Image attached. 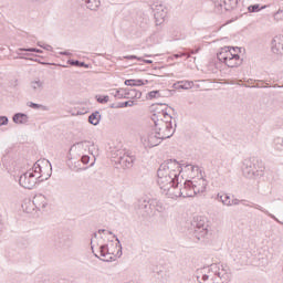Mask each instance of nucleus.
Returning a JSON list of instances; mask_svg holds the SVG:
<instances>
[{"mask_svg": "<svg viewBox=\"0 0 283 283\" xmlns=\"http://www.w3.org/2000/svg\"><path fill=\"white\" fill-rule=\"evenodd\" d=\"M182 167H185V169H190L191 171H195L196 169H198V166H193L191 164H180L176 159H168L164 161L158 169L160 171L168 174V176H172L174 178H177L178 180H180V174H182Z\"/></svg>", "mask_w": 283, "mask_h": 283, "instance_id": "1", "label": "nucleus"}, {"mask_svg": "<svg viewBox=\"0 0 283 283\" xmlns=\"http://www.w3.org/2000/svg\"><path fill=\"white\" fill-rule=\"evenodd\" d=\"M242 172L245 178H261L264 174V166L262 161L258 160L255 157L244 159Z\"/></svg>", "mask_w": 283, "mask_h": 283, "instance_id": "2", "label": "nucleus"}, {"mask_svg": "<svg viewBox=\"0 0 283 283\" xmlns=\"http://www.w3.org/2000/svg\"><path fill=\"white\" fill-rule=\"evenodd\" d=\"M157 184L159 186V189L166 191V195L171 196V193H174L171 189H177L178 186L180 185V181L176 177H172L171 175H168L164 170L158 169Z\"/></svg>", "mask_w": 283, "mask_h": 283, "instance_id": "3", "label": "nucleus"}, {"mask_svg": "<svg viewBox=\"0 0 283 283\" xmlns=\"http://www.w3.org/2000/svg\"><path fill=\"white\" fill-rule=\"evenodd\" d=\"M191 227L193 229L192 238L196 242H201L209 235V223L207 222V217L198 216L191 221Z\"/></svg>", "mask_w": 283, "mask_h": 283, "instance_id": "4", "label": "nucleus"}, {"mask_svg": "<svg viewBox=\"0 0 283 283\" xmlns=\"http://www.w3.org/2000/svg\"><path fill=\"white\" fill-rule=\"evenodd\" d=\"M153 123H155V133L161 140H167L176 134V119L174 118V124H165L163 119H158V116H151Z\"/></svg>", "mask_w": 283, "mask_h": 283, "instance_id": "5", "label": "nucleus"}, {"mask_svg": "<svg viewBox=\"0 0 283 283\" xmlns=\"http://www.w3.org/2000/svg\"><path fill=\"white\" fill-rule=\"evenodd\" d=\"M36 182H39V179L32 170H28L19 178V185L20 187H23V189H34V187H36Z\"/></svg>", "mask_w": 283, "mask_h": 283, "instance_id": "6", "label": "nucleus"}, {"mask_svg": "<svg viewBox=\"0 0 283 283\" xmlns=\"http://www.w3.org/2000/svg\"><path fill=\"white\" fill-rule=\"evenodd\" d=\"M214 283H230L231 282V269L229 266H218L213 270Z\"/></svg>", "mask_w": 283, "mask_h": 283, "instance_id": "7", "label": "nucleus"}, {"mask_svg": "<svg viewBox=\"0 0 283 283\" xmlns=\"http://www.w3.org/2000/svg\"><path fill=\"white\" fill-rule=\"evenodd\" d=\"M217 12H222V8L227 12L238 8V0H211Z\"/></svg>", "mask_w": 283, "mask_h": 283, "instance_id": "8", "label": "nucleus"}, {"mask_svg": "<svg viewBox=\"0 0 283 283\" xmlns=\"http://www.w3.org/2000/svg\"><path fill=\"white\" fill-rule=\"evenodd\" d=\"M56 249H70L72 247V235L67 233H60L55 240Z\"/></svg>", "mask_w": 283, "mask_h": 283, "instance_id": "9", "label": "nucleus"}, {"mask_svg": "<svg viewBox=\"0 0 283 283\" xmlns=\"http://www.w3.org/2000/svg\"><path fill=\"white\" fill-rule=\"evenodd\" d=\"M155 112L151 116H157L158 120H163L165 125H174V117L167 112V107L156 108Z\"/></svg>", "mask_w": 283, "mask_h": 283, "instance_id": "10", "label": "nucleus"}, {"mask_svg": "<svg viewBox=\"0 0 283 283\" xmlns=\"http://www.w3.org/2000/svg\"><path fill=\"white\" fill-rule=\"evenodd\" d=\"M216 269H218L217 264L210 265V268H203L202 269V275H201V281L202 283H216L214 280V272Z\"/></svg>", "mask_w": 283, "mask_h": 283, "instance_id": "11", "label": "nucleus"}, {"mask_svg": "<svg viewBox=\"0 0 283 283\" xmlns=\"http://www.w3.org/2000/svg\"><path fill=\"white\" fill-rule=\"evenodd\" d=\"M32 205L35 207L38 211H43L45 207H48V198L43 195L39 193L33 197Z\"/></svg>", "mask_w": 283, "mask_h": 283, "instance_id": "12", "label": "nucleus"}, {"mask_svg": "<svg viewBox=\"0 0 283 283\" xmlns=\"http://www.w3.org/2000/svg\"><path fill=\"white\" fill-rule=\"evenodd\" d=\"M193 185V181L191 180H186L184 182V187L172 191L171 196H175V198H187V193L189 191V187Z\"/></svg>", "mask_w": 283, "mask_h": 283, "instance_id": "13", "label": "nucleus"}, {"mask_svg": "<svg viewBox=\"0 0 283 283\" xmlns=\"http://www.w3.org/2000/svg\"><path fill=\"white\" fill-rule=\"evenodd\" d=\"M90 147H94V143L90 142V140H82V142H77L75 143L73 146H71V150L72 149H78V151H87L88 154H92V148Z\"/></svg>", "mask_w": 283, "mask_h": 283, "instance_id": "14", "label": "nucleus"}, {"mask_svg": "<svg viewBox=\"0 0 283 283\" xmlns=\"http://www.w3.org/2000/svg\"><path fill=\"white\" fill-rule=\"evenodd\" d=\"M271 50L273 54H283V38L275 36L271 42Z\"/></svg>", "mask_w": 283, "mask_h": 283, "instance_id": "15", "label": "nucleus"}, {"mask_svg": "<svg viewBox=\"0 0 283 283\" xmlns=\"http://www.w3.org/2000/svg\"><path fill=\"white\" fill-rule=\"evenodd\" d=\"M242 63H243V60L240 57V54L231 53V55L228 57V61L226 62V65L228 67H240Z\"/></svg>", "mask_w": 283, "mask_h": 283, "instance_id": "16", "label": "nucleus"}, {"mask_svg": "<svg viewBox=\"0 0 283 283\" xmlns=\"http://www.w3.org/2000/svg\"><path fill=\"white\" fill-rule=\"evenodd\" d=\"M134 160L135 158L128 155L119 156L117 158V163L118 165H120V167H123V169H129L130 167H133Z\"/></svg>", "mask_w": 283, "mask_h": 283, "instance_id": "17", "label": "nucleus"}, {"mask_svg": "<svg viewBox=\"0 0 283 283\" xmlns=\"http://www.w3.org/2000/svg\"><path fill=\"white\" fill-rule=\"evenodd\" d=\"M192 187L196 193H205L207 191V180L199 178L197 181H192Z\"/></svg>", "mask_w": 283, "mask_h": 283, "instance_id": "18", "label": "nucleus"}, {"mask_svg": "<svg viewBox=\"0 0 283 283\" xmlns=\"http://www.w3.org/2000/svg\"><path fill=\"white\" fill-rule=\"evenodd\" d=\"M139 209H142V211L145 212V216H151V213H154V201H147L144 200L140 205H139Z\"/></svg>", "mask_w": 283, "mask_h": 283, "instance_id": "19", "label": "nucleus"}, {"mask_svg": "<svg viewBox=\"0 0 283 283\" xmlns=\"http://www.w3.org/2000/svg\"><path fill=\"white\" fill-rule=\"evenodd\" d=\"M232 52L229 49V46H226L223 49H221V52H219L217 54V59L218 61H220L221 63H224V65L227 64V61H229V57L231 56Z\"/></svg>", "mask_w": 283, "mask_h": 283, "instance_id": "20", "label": "nucleus"}, {"mask_svg": "<svg viewBox=\"0 0 283 283\" xmlns=\"http://www.w3.org/2000/svg\"><path fill=\"white\" fill-rule=\"evenodd\" d=\"M29 116L28 114L24 113H15L12 117L13 123H15V125H25V123H28L29 120Z\"/></svg>", "mask_w": 283, "mask_h": 283, "instance_id": "21", "label": "nucleus"}, {"mask_svg": "<svg viewBox=\"0 0 283 283\" xmlns=\"http://www.w3.org/2000/svg\"><path fill=\"white\" fill-rule=\"evenodd\" d=\"M99 255L101 258H104L102 259L103 262H112V256H109V247L107 244H103L99 247Z\"/></svg>", "mask_w": 283, "mask_h": 283, "instance_id": "22", "label": "nucleus"}, {"mask_svg": "<svg viewBox=\"0 0 283 283\" xmlns=\"http://www.w3.org/2000/svg\"><path fill=\"white\" fill-rule=\"evenodd\" d=\"M46 164L49 166H46L48 172H45V170L42 169V172H40V176H38V182H43V180H48L51 178L52 176V164H50V161L48 160Z\"/></svg>", "mask_w": 283, "mask_h": 283, "instance_id": "23", "label": "nucleus"}, {"mask_svg": "<svg viewBox=\"0 0 283 283\" xmlns=\"http://www.w3.org/2000/svg\"><path fill=\"white\" fill-rule=\"evenodd\" d=\"M163 138H160L158 136V134L155 133H151L148 135V146L149 147H158V145H160V143H163Z\"/></svg>", "mask_w": 283, "mask_h": 283, "instance_id": "24", "label": "nucleus"}, {"mask_svg": "<svg viewBox=\"0 0 283 283\" xmlns=\"http://www.w3.org/2000/svg\"><path fill=\"white\" fill-rule=\"evenodd\" d=\"M125 95H126V98H142L143 96V93L138 90H135V88H125Z\"/></svg>", "mask_w": 283, "mask_h": 283, "instance_id": "25", "label": "nucleus"}, {"mask_svg": "<svg viewBox=\"0 0 283 283\" xmlns=\"http://www.w3.org/2000/svg\"><path fill=\"white\" fill-rule=\"evenodd\" d=\"M88 123L94 126L98 125V123H101V112L98 111L93 112L88 116Z\"/></svg>", "mask_w": 283, "mask_h": 283, "instance_id": "26", "label": "nucleus"}, {"mask_svg": "<svg viewBox=\"0 0 283 283\" xmlns=\"http://www.w3.org/2000/svg\"><path fill=\"white\" fill-rule=\"evenodd\" d=\"M88 10H98L101 0H82Z\"/></svg>", "mask_w": 283, "mask_h": 283, "instance_id": "27", "label": "nucleus"}, {"mask_svg": "<svg viewBox=\"0 0 283 283\" xmlns=\"http://www.w3.org/2000/svg\"><path fill=\"white\" fill-rule=\"evenodd\" d=\"M124 85H127L129 87H140L145 85V82H143V80H126L124 82Z\"/></svg>", "mask_w": 283, "mask_h": 283, "instance_id": "28", "label": "nucleus"}, {"mask_svg": "<svg viewBox=\"0 0 283 283\" xmlns=\"http://www.w3.org/2000/svg\"><path fill=\"white\" fill-rule=\"evenodd\" d=\"M253 207H254V209H258L259 211H262V213H265V216H269V218H271L272 220H275V222H280V220L274 214L269 212V210L263 209L262 206L254 205Z\"/></svg>", "mask_w": 283, "mask_h": 283, "instance_id": "29", "label": "nucleus"}, {"mask_svg": "<svg viewBox=\"0 0 283 283\" xmlns=\"http://www.w3.org/2000/svg\"><path fill=\"white\" fill-rule=\"evenodd\" d=\"M218 200L226 205V207H231V197L229 195H218Z\"/></svg>", "mask_w": 283, "mask_h": 283, "instance_id": "30", "label": "nucleus"}, {"mask_svg": "<svg viewBox=\"0 0 283 283\" xmlns=\"http://www.w3.org/2000/svg\"><path fill=\"white\" fill-rule=\"evenodd\" d=\"M124 59H126L127 61H134V60L143 61L147 65H151V63H154V61H151V60H144L143 57H138L136 55H126V56H124Z\"/></svg>", "mask_w": 283, "mask_h": 283, "instance_id": "31", "label": "nucleus"}, {"mask_svg": "<svg viewBox=\"0 0 283 283\" xmlns=\"http://www.w3.org/2000/svg\"><path fill=\"white\" fill-rule=\"evenodd\" d=\"M67 64L73 65L75 67H90V64H86L85 62H81L78 60H69Z\"/></svg>", "mask_w": 283, "mask_h": 283, "instance_id": "32", "label": "nucleus"}, {"mask_svg": "<svg viewBox=\"0 0 283 283\" xmlns=\"http://www.w3.org/2000/svg\"><path fill=\"white\" fill-rule=\"evenodd\" d=\"M21 52H35L36 54H43V51L36 48H20L17 51V54H22Z\"/></svg>", "mask_w": 283, "mask_h": 283, "instance_id": "33", "label": "nucleus"}, {"mask_svg": "<svg viewBox=\"0 0 283 283\" xmlns=\"http://www.w3.org/2000/svg\"><path fill=\"white\" fill-rule=\"evenodd\" d=\"M28 107H31V109H43V112H48V106L34 103V102H28Z\"/></svg>", "mask_w": 283, "mask_h": 283, "instance_id": "34", "label": "nucleus"}, {"mask_svg": "<svg viewBox=\"0 0 283 283\" xmlns=\"http://www.w3.org/2000/svg\"><path fill=\"white\" fill-rule=\"evenodd\" d=\"M274 148L277 149V151H283V138L282 137L274 138Z\"/></svg>", "mask_w": 283, "mask_h": 283, "instance_id": "35", "label": "nucleus"}, {"mask_svg": "<svg viewBox=\"0 0 283 283\" xmlns=\"http://www.w3.org/2000/svg\"><path fill=\"white\" fill-rule=\"evenodd\" d=\"M191 87H193V82L186 81L181 82V84L177 86V90H191Z\"/></svg>", "mask_w": 283, "mask_h": 283, "instance_id": "36", "label": "nucleus"}, {"mask_svg": "<svg viewBox=\"0 0 283 283\" xmlns=\"http://www.w3.org/2000/svg\"><path fill=\"white\" fill-rule=\"evenodd\" d=\"M31 87L34 92L38 90H43V82L41 80L31 82Z\"/></svg>", "mask_w": 283, "mask_h": 283, "instance_id": "37", "label": "nucleus"}, {"mask_svg": "<svg viewBox=\"0 0 283 283\" xmlns=\"http://www.w3.org/2000/svg\"><path fill=\"white\" fill-rule=\"evenodd\" d=\"M112 95L115 98H126L127 96L125 95V88H118L116 90L114 93H112Z\"/></svg>", "mask_w": 283, "mask_h": 283, "instance_id": "38", "label": "nucleus"}, {"mask_svg": "<svg viewBox=\"0 0 283 283\" xmlns=\"http://www.w3.org/2000/svg\"><path fill=\"white\" fill-rule=\"evenodd\" d=\"M134 105H136V103L132 99L126 101V102H120L117 104V107L123 108V107H134Z\"/></svg>", "mask_w": 283, "mask_h": 283, "instance_id": "39", "label": "nucleus"}, {"mask_svg": "<svg viewBox=\"0 0 283 283\" xmlns=\"http://www.w3.org/2000/svg\"><path fill=\"white\" fill-rule=\"evenodd\" d=\"M32 171H33L34 175L35 174H43V167H41V164H39V161H36L33 165Z\"/></svg>", "mask_w": 283, "mask_h": 283, "instance_id": "40", "label": "nucleus"}, {"mask_svg": "<svg viewBox=\"0 0 283 283\" xmlns=\"http://www.w3.org/2000/svg\"><path fill=\"white\" fill-rule=\"evenodd\" d=\"M96 101H97V103H99L101 105H105V103H109V96H108V95L96 96Z\"/></svg>", "mask_w": 283, "mask_h": 283, "instance_id": "41", "label": "nucleus"}, {"mask_svg": "<svg viewBox=\"0 0 283 283\" xmlns=\"http://www.w3.org/2000/svg\"><path fill=\"white\" fill-rule=\"evenodd\" d=\"M193 196H198V192H196V189L193 188V185H190L188 188V192L186 195V198H193Z\"/></svg>", "mask_w": 283, "mask_h": 283, "instance_id": "42", "label": "nucleus"}, {"mask_svg": "<svg viewBox=\"0 0 283 283\" xmlns=\"http://www.w3.org/2000/svg\"><path fill=\"white\" fill-rule=\"evenodd\" d=\"M275 21H283V9H279L277 12L274 13Z\"/></svg>", "mask_w": 283, "mask_h": 283, "instance_id": "43", "label": "nucleus"}, {"mask_svg": "<svg viewBox=\"0 0 283 283\" xmlns=\"http://www.w3.org/2000/svg\"><path fill=\"white\" fill-rule=\"evenodd\" d=\"M156 94H158V96H163V92H160V91H151V92L148 93V98H150V101L153 98H156Z\"/></svg>", "mask_w": 283, "mask_h": 283, "instance_id": "44", "label": "nucleus"}, {"mask_svg": "<svg viewBox=\"0 0 283 283\" xmlns=\"http://www.w3.org/2000/svg\"><path fill=\"white\" fill-rule=\"evenodd\" d=\"M8 123H10L8 116H0V127H3V125H8Z\"/></svg>", "mask_w": 283, "mask_h": 283, "instance_id": "45", "label": "nucleus"}, {"mask_svg": "<svg viewBox=\"0 0 283 283\" xmlns=\"http://www.w3.org/2000/svg\"><path fill=\"white\" fill-rule=\"evenodd\" d=\"M249 12H260V4H252L248 8Z\"/></svg>", "mask_w": 283, "mask_h": 283, "instance_id": "46", "label": "nucleus"}, {"mask_svg": "<svg viewBox=\"0 0 283 283\" xmlns=\"http://www.w3.org/2000/svg\"><path fill=\"white\" fill-rule=\"evenodd\" d=\"M229 50H230V52H231V50H233L232 54H241L242 53V48L229 46Z\"/></svg>", "mask_w": 283, "mask_h": 283, "instance_id": "47", "label": "nucleus"}, {"mask_svg": "<svg viewBox=\"0 0 283 283\" xmlns=\"http://www.w3.org/2000/svg\"><path fill=\"white\" fill-rule=\"evenodd\" d=\"M81 163L83 165H88L90 164V156L88 155H82Z\"/></svg>", "mask_w": 283, "mask_h": 283, "instance_id": "48", "label": "nucleus"}, {"mask_svg": "<svg viewBox=\"0 0 283 283\" xmlns=\"http://www.w3.org/2000/svg\"><path fill=\"white\" fill-rule=\"evenodd\" d=\"M20 59H25V61H35V63H41L42 65H50V63L41 62L38 59L34 60V59H28L24 56H21Z\"/></svg>", "mask_w": 283, "mask_h": 283, "instance_id": "49", "label": "nucleus"}, {"mask_svg": "<svg viewBox=\"0 0 283 283\" xmlns=\"http://www.w3.org/2000/svg\"><path fill=\"white\" fill-rule=\"evenodd\" d=\"M116 242H117V247H119V250L117 253H120V255H123V247L120 245V240L118 239V237L114 235Z\"/></svg>", "mask_w": 283, "mask_h": 283, "instance_id": "50", "label": "nucleus"}, {"mask_svg": "<svg viewBox=\"0 0 283 283\" xmlns=\"http://www.w3.org/2000/svg\"><path fill=\"white\" fill-rule=\"evenodd\" d=\"M231 207L240 205V199H232L230 201Z\"/></svg>", "mask_w": 283, "mask_h": 283, "instance_id": "51", "label": "nucleus"}, {"mask_svg": "<svg viewBox=\"0 0 283 283\" xmlns=\"http://www.w3.org/2000/svg\"><path fill=\"white\" fill-rule=\"evenodd\" d=\"M182 56H187V53H176V54H174L175 59H180Z\"/></svg>", "mask_w": 283, "mask_h": 283, "instance_id": "52", "label": "nucleus"}, {"mask_svg": "<svg viewBox=\"0 0 283 283\" xmlns=\"http://www.w3.org/2000/svg\"><path fill=\"white\" fill-rule=\"evenodd\" d=\"M60 54L62 56H72V53L67 52V51H63V52H60Z\"/></svg>", "mask_w": 283, "mask_h": 283, "instance_id": "53", "label": "nucleus"}, {"mask_svg": "<svg viewBox=\"0 0 283 283\" xmlns=\"http://www.w3.org/2000/svg\"><path fill=\"white\" fill-rule=\"evenodd\" d=\"M109 107L111 109H120V106H118V104H111Z\"/></svg>", "mask_w": 283, "mask_h": 283, "instance_id": "54", "label": "nucleus"}, {"mask_svg": "<svg viewBox=\"0 0 283 283\" xmlns=\"http://www.w3.org/2000/svg\"><path fill=\"white\" fill-rule=\"evenodd\" d=\"M42 49H43V50L51 51V50H52V45L46 44V45H43Z\"/></svg>", "mask_w": 283, "mask_h": 283, "instance_id": "55", "label": "nucleus"}, {"mask_svg": "<svg viewBox=\"0 0 283 283\" xmlns=\"http://www.w3.org/2000/svg\"><path fill=\"white\" fill-rule=\"evenodd\" d=\"M3 233V223L0 221V235Z\"/></svg>", "mask_w": 283, "mask_h": 283, "instance_id": "56", "label": "nucleus"}, {"mask_svg": "<svg viewBox=\"0 0 283 283\" xmlns=\"http://www.w3.org/2000/svg\"><path fill=\"white\" fill-rule=\"evenodd\" d=\"M105 231H106L105 229H99L98 233H105Z\"/></svg>", "mask_w": 283, "mask_h": 283, "instance_id": "57", "label": "nucleus"}, {"mask_svg": "<svg viewBox=\"0 0 283 283\" xmlns=\"http://www.w3.org/2000/svg\"><path fill=\"white\" fill-rule=\"evenodd\" d=\"M157 105H159L160 107H167V104H163V103H160V104H157Z\"/></svg>", "mask_w": 283, "mask_h": 283, "instance_id": "58", "label": "nucleus"}, {"mask_svg": "<svg viewBox=\"0 0 283 283\" xmlns=\"http://www.w3.org/2000/svg\"><path fill=\"white\" fill-rule=\"evenodd\" d=\"M263 87H271V85H269V83L265 82V85Z\"/></svg>", "mask_w": 283, "mask_h": 283, "instance_id": "59", "label": "nucleus"}, {"mask_svg": "<svg viewBox=\"0 0 283 283\" xmlns=\"http://www.w3.org/2000/svg\"><path fill=\"white\" fill-rule=\"evenodd\" d=\"M39 48H43V44L41 42H38Z\"/></svg>", "mask_w": 283, "mask_h": 283, "instance_id": "60", "label": "nucleus"}, {"mask_svg": "<svg viewBox=\"0 0 283 283\" xmlns=\"http://www.w3.org/2000/svg\"><path fill=\"white\" fill-rule=\"evenodd\" d=\"M254 87H264V86H262L261 84H256Z\"/></svg>", "mask_w": 283, "mask_h": 283, "instance_id": "61", "label": "nucleus"}, {"mask_svg": "<svg viewBox=\"0 0 283 283\" xmlns=\"http://www.w3.org/2000/svg\"><path fill=\"white\" fill-rule=\"evenodd\" d=\"M95 258H101L98 254L94 253Z\"/></svg>", "mask_w": 283, "mask_h": 283, "instance_id": "62", "label": "nucleus"}, {"mask_svg": "<svg viewBox=\"0 0 283 283\" xmlns=\"http://www.w3.org/2000/svg\"><path fill=\"white\" fill-rule=\"evenodd\" d=\"M113 234V232L112 231H108V235H112Z\"/></svg>", "mask_w": 283, "mask_h": 283, "instance_id": "63", "label": "nucleus"}, {"mask_svg": "<svg viewBox=\"0 0 283 283\" xmlns=\"http://www.w3.org/2000/svg\"><path fill=\"white\" fill-rule=\"evenodd\" d=\"M90 167H94V161L90 165Z\"/></svg>", "mask_w": 283, "mask_h": 283, "instance_id": "64", "label": "nucleus"}]
</instances>
